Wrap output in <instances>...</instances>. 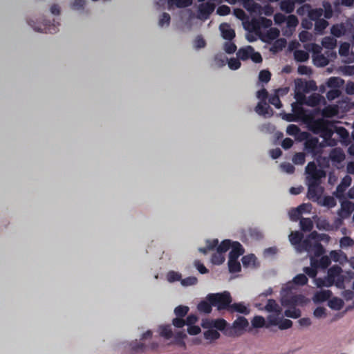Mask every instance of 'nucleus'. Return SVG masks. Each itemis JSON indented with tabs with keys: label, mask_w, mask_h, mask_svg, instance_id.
<instances>
[{
	"label": "nucleus",
	"mask_w": 354,
	"mask_h": 354,
	"mask_svg": "<svg viewBox=\"0 0 354 354\" xmlns=\"http://www.w3.org/2000/svg\"><path fill=\"white\" fill-rule=\"evenodd\" d=\"M306 122L308 130L315 134L319 135L328 145L331 147L337 145V141L332 138L334 130L332 129L333 124L324 118L315 119L313 116H309Z\"/></svg>",
	"instance_id": "f257e3e1"
},
{
	"label": "nucleus",
	"mask_w": 354,
	"mask_h": 354,
	"mask_svg": "<svg viewBox=\"0 0 354 354\" xmlns=\"http://www.w3.org/2000/svg\"><path fill=\"white\" fill-rule=\"evenodd\" d=\"M342 269L337 265L333 266L328 270V274L324 278L315 279L316 285L317 287H330L335 285L339 289L345 288V279L346 277L342 274Z\"/></svg>",
	"instance_id": "f03ea898"
},
{
	"label": "nucleus",
	"mask_w": 354,
	"mask_h": 354,
	"mask_svg": "<svg viewBox=\"0 0 354 354\" xmlns=\"http://www.w3.org/2000/svg\"><path fill=\"white\" fill-rule=\"evenodd\" d=\"M323 237L330 239L328 234H319L316 231L312 232L304 239L301 250H304V252H308V253H313L314 257H316L322 256L325 252V250L319 241L324 240Z\"/></svg>",
	"instance_id": "7ed1b4c3"
},
{
	"label": "nucleus",
	"mask_w": 354,
	"mask_h": 354,
	"mask_svg": "<svg viewBox=\"0 0 354 354\" xmlns=\"http://www.w3.org/2000/svg\"><path fill=\"white\" fill-rule=\"evenodd\" d=\"M207 299L212 302L213 306L216 307L218 311L227 310L229 311L232 298L228 291L218 293H209L207 295Z\"/></svg>",
	"instance_id": "20e7f679"
},
{
	"label": "nucleus",
	"mask_w": 354,
	"mask_h": 354,
	"mask_svg": "<svg viewBox=\"0 0 354 354\" xmlns=\"http://www.w3.org/2000/svg\"><path fill=\"white\" fill-rule=\"evenodd\" d=\"M306 140L304 142V151L306 153L312 155L313 158L319 156L322 153L324 145L319 142L317 137L310 136L305 133Z\"/></svg>",
	"instance_id": "39448f33"
},
{
	"label": "nucleus",
	"mask_w": 354,
	"mask_h": 354,
	"mask_svg": "<svg viewBox=\"0 0 354 354\" xmlns=\"http://www.w3.org/2000/svg\"><path fill=\"white\" fill-rule=\"evenodd\" d=\"M249 325L248 319L239 316L225 330L224 334L228 337H236L241 334Z\"/></svg>",
	"instance_id": "423d86ee"
},
{
	"label": "nucleus",
	"mask_w": 354,
	"mask_h": 354,
	"mask_svg": "<svg viewBox=\"0 0 354 354\" xmlns=\"http://www.w3.org/2000/svg\"><path fill=\"white\" fill-rule=\"evenodd\" d=\"M306 181L308 185L307 197L313 202H318L324 190V187L321 186V180Z\"/></svg>",
	"instance_id": "0eeeda50"
},
{
	"label": "nucleus",
	"mask_w": 354,
	"mask_h": 354,
	"mask_svg": "<svg viewBox=\"0 0 354 354\" xmlns=\"http://www.w3.org/2000/svg\"><path fill=\"white\" fill-rule=\"evenodd\" d=\"M28 24L37 32L50 34L56 33L58 31V26H59V23L57 22V24H55V20L53 21V23L44 20L42 23L38 25H37L33 21H28Z\"/></svg>",
	"instance_id": "6e6552de"
},
{
	"label": "nucleus",
	"mask_w": 354,
	"mask_h": 354,
	"mask_svg": "<svg viewBox=\"0 0 354 354\" xmlns=\"http://www.w3.org/2000/svg\"><path fill=\"white\" fill-rule=\"evenodd\" d=\"M306 173L307 174L306 180H319L326 177V171L322 169H317L315 162L312 161L308 163L306 167Z\"/></svg>",
	"instance_id": "1a4fd4ad"
},
{
	"label": "nucleus",
	"mask_w": 354,
	"mask_h": 354,
	"mask_svg": "<svg viewBox=\"0 0 354 354\" xmlns=\"http://www.w3.org/2000/svg\"><path fill=\"white\" fill-rule=\"evenodd\" d=\"M304 296L302 295H293L283 296L281 298V304L286 307H295L298 304H303Z\"/></svg>",
	"instance_id": "9d476101"
},
{
	"label": "nucleus",
	"mask_w": 354,
	"mask_h": 354,
	"mask_svg": "<svg viewBox=\"0 0 354 354\" xmlns=\"http://www.w3.org/2000/svg\"><path fill=\"white\" fill-rule=\"evenodd\" d=\"M354 212V203L344 201L341 203V207L337 211V215L343 218H348Z\"/></svg>",
	"instance_id": "9b49d317"
},
{
	"label": "nucleus",
	"mask_w": 354,
	"mask_h": 354,
	"mask_svg": "<svg viewBox=\"0 0 354 354\" xmlns=\"http://www.w3.org/2000/svg\"><path fill=\"white\" fill-rule=\"evenodd\" d=\"M304 234L299 232H292L289 235V241L292 245H295L297 250L299 252H304V250H301V245L303 244Z\"/></svg>",
	"instance_id": "f8f14e48"
},
{
	"label": "nucleus",
	"mask_w": 354,
	"mask_h": 354,
	"mask_svg": "<svg viewBox=\"0 0 354 354\" xmlns=\"http://www.w3.org/2000/svg\"><path fill=\"white\" fill-rule=\"evenodd\" d=\"M221 36L224 39L232 41L236 36L235 31L227 23H223L219 26Z\"/></svg>",
	"instance_id": "ddd939ff"
},
{
	"label": "nucleus",
	"mask_w": 354,
	"mask_h": 354,
	"mask_svg": "<svg viewBox=\"0 0 354 354\" xmlns=\"http://www.w3.org/2000/svg\"><path fill=\"white\" fill-rule=\"evenodd\" d=\"M215 6L210 2L202 3L198 6L199 18L207 19L214 10Z\"/></svg>",
	"instance_id": "4468645a"
},
{
	"label": "nucleus",
	"mask_w": 354,
	"mask_h": 354,
	"mask_svg": "<svg viewBox=\"0 0 354 354\" xmlns=\"http://www.w3.org/2000/svg\"><path fill=\"white\" fill-rule=\"evenodd\" d=\"M231 251L229 253V259H239L244 253V248L238 241H232Z\"/></svg>",
	"instance_id": "2eb2a0df"
},
{
	"label": "nucleus",
	"mask_w": 354,
	"mask_h": 354,
	"mask_svg": "<svg viewBox=\"0 0 354 354\" xmlns=\"http://www.w3.org/2000/svg\"><path fill=\"white\" fill-rule=\"evenodd\" d=\"M331 263L330 258L328 256H322L319 260L316 259L315 257L310 258V266L315 265V267L325 269L328 268Z\"/></svg>",
	"instance_id": "dca6fc26"
},
{
	"label": "nucleus",
	"mask_w": 354,
	"mask_h": 354,
	"mask_svg": "<svg viewBox=\"0 0 354 354\" xmlns=\"http://www.w3.org/2000/svg\"><path fill=\"white\" fill-rule=\"evenodd\" d=\"M329 158L333 162L340 163L345 159V154L342 149L334 148L330 151Z\"/></svg>",
	"instance_id": "f3484780"
},
{
	"label": "nucleus",
	"mask_w": 354,
	"mask_h": 354,
	"mask_svg": "<svg viewBox=\"0 0 354 354\" xmlns=\"http://www.w3.org/2000/svg\"><path fill=\"white\" fill-rule=\"evenodd\" d=\"M229 312L231 313L237 312L241 314L248 315L250 313V310L245 306L243 302L234 304L231 303Z\"/></svg>",
	"instance_id": "a211bd4d"
},
{
	"label": "nucleus",
	"mask_w": 354,
	"mask_h": 354,
	"mask_svg": "<svg viewBox=\"0 0 354 354\" xmlns=\"http://www.w3.org/2000/svg\"><path fill=\"white\" fill-rule=\"evenodd\" d=\"M253 51V47L247 46L246 47L241 48L236 53L237 57L243 61H246L250 57V54Z\"/></svg>",
	"instance_id": "6ab92c4d"
},
{
	"label": "nucleus",
	"mask_w": 354,
	"mask_h": 354,
	"mask_svg": "<svg viewBox=\"0 0 354 354\" xmlns=\"http://www.w3.org/2000/svg\"><path fill=\"white\" fill-rule=\"evenodd\" d=\"M332 295V292L329 290H323L315 293L314 301L315 302H324L327 301Z\"/></svg>",
	"instance_id": "aec40b11"
},
{
	"label": "nucleus",
	"mask_w": 354,
	"mask_h": 354,
	"mask_svg": "<svg viewBox=\"0 0 354 354\" xmlns=\"http://www.w3.org/2000/svg\"><path fill=\"white\" fill-rule=\"evenodd\" d=\"M213 304L205 298V300L201 301L197 306V309L200 313L209 314L212 310Z\"/></svg>",
	"instance_id": "412c9836"
},
{
	"label": "nucleus",
	"mask_w": 354,
	"mask_h": 354,
	"mask_svg": "<svg viewBox=\"0 0 354 354\" xmlns=\"http://www.w3.org/2000/svg\"><path fill=\"white\" fill-rule=\"evenodd\" d=\"M280 9L286 13H291L295 10V1L292 0H283L280 3Z\"/></svg>",
	"instance_id": "4be33fe9"
},
{
	"label": "nucleus",
	"mask_w": 354,
	"mask_h": 354,
	"mask_svg": "<svg viewBox=\"0 0 354 354\" xmlns=\"http://www.w3.org/2000/svg\"><path fill=\"white\" fill-rule=\"evenodd\" d=\"M265 310L268 312L276 313L277 314H279L281 310L276 301L272 299L268 300L267 304L265 306Z\"/></svg>",
	"instance_id": "5701e85b"
},
{
	"label": "nucleus",
	"mask_w": 354,
	"mask_h": 354,
	"mask_svg": "<svg viewBox=\"0 0 354 354\" xmlns=\"http://www.w3.org/2000/svg\"><path fill=\"white\" fill-rule=\"evenodd\" d=\"M313 63L316 66L324 67L328 64V59L323 54H319L313 56Z\"/></svg>",
	"instance_id": "b1692460"
},
{
	"label": "nucleus",
	"mask_w": 354,
	"mask_h": 354,
	"mask_svg": "<svg viewBox=\"0 0 354 354\" xmlns=\"http://www.w3.org/2000/svg\"><path fill=\"white\" fill-rule=\"evenodd\" d=\"M308 205L303 203L300 205H299L297 208L292 209L289 212L290 218L292 221H297L299 219H301V215L302 214L301 213V207H307Z\"/></svg>",
	"instance_id": "393cba45"
},
{
	"label": "nucleus",
	"mask_w": 354,
	"mask_h": 354,
	"mask_svg": "<svg viewBox=\"0 0 354 354\" xmlns=\"http://www.w3.org/2000/svg\"><path fill=\"white\" fill-rule=\"evenodd\" d=\"M299 225L304 232H310L313 228V223L310 218H301Z\"/></svg>",
	"instance_id": "a878e982"
},
{
	"label": "nucleus",
	"mask_w": 354,
	"mask_h": 354,
	"mask_svg": "<svg viewBox=\"0 0 354 354\" xmlns=\"http://www.w3.org/2000/svg\"><path fill=\"white\" fill-rule=\"evenodd\" d=\"M328 26V22L326 20L324 19L317 20L315 24V31L317 34L322 35Z\"/></svg>",
	"instance_id": "bb28decb"
},
{
	"label": "nucleus",
	"mask_w": 354,
	"mask_h": 354,
	"mask_svg": "<svg viewBox=\"0 0 354 354\" xmlns=\"http://www.w3.org/2000/svg\"><path fill=\"white\" fill-rule=\"evenodd\" d=\"M324 10L322 8H315L310 9L308 12V17L310 21H315L321 19L320 17L323 15Z\"/></svg>",
	"instance_id": "cd10ccee"
},
{
	"label": "nucleus",
	"mask_w": 354,
	"mask_h": 354,
	"mask_svg": "<svg viewBox=\"0 0 354 354\" xmlns=\"http://www.w3.org/2000/svg\"><path fill=\"white\" fill-rule=\"evenodd\" d=\"M294 57L297 62H304L309 59V54L303 50H296L294 52Z\"/></svg>",
	"instance_id": "c85d7f7f"
},
{
	"label": "nucleus",
	"mask_w": 354,
	"mask_h": 354,
	"mask_svg": "<svg viewBox=\"0 0 354 354\" xmlns=\"http://www.w3.org/2000/svg\"><path fill=\"white\" fill-rule=\"evenodd\" d=\"M229 271L232 273H235L241 271V264L238 259H229L228 260Z\"/></svg>",
	"instance_id": "c756f323"
},
{
	"label": "nucleus",
	"mask_w": 354,
	"mask_h": 354,
	"mask_svg": "<svg viewBox=\"0 0 354 354\" xmlns=\"http://www.w3.org/2000/svg\"><path fill=\"white\" fill-rule=\"evenodd\" d=\"M318 203L328 208H333L337 205L335 198L330 196H324L322 201H318Z\"/></svg>",
	"instance_id": "7c9ffc66"
},
{
	"label": "nucleus",
	"mask_w": 354,
	"mask_h": 354,
	"mask_svg": "<svg viewBox=\"0 0 354 354\" xmlns=\"http://www.w3.org/2000/svg\"><path fill=\"white\" fill-rule=\"evenodd\" d=\"M335 131L339 135L343 142H347L349 140V133L347 129L343 127H336Z\"/></svg>",
	"instance_id": "2f4dec72"
},
{
	"label": "nucleus",
	"mask_w": 354,
	"mask_h": 354,
	"mask_svg": "<svg viewBox=\"0 0 354 354\" xmlns=\"http://www.w3.org/2000/svg\"><path fill=\"white\" fill-rule=\"evenodd\" d=\"M328 306L332 309L339 310L343 308L344 301L342 299L333 297L329 301Z\"/></svg>",
	"instance_id": "473e14b6"
},
{
	"label": "nucleus",
	"mask_w": 354,
	"mask_h": 354,
	"mask_svg": "<svg viewBox=\"0 0 354 354\" xmlns=\"http://www.w3.org/2000/svg\"><path fill=\"white\" fill-rule=\"evenodd\" d=\"M270 109V106L267 104L266 102L260 101L255 107V111L259 115H265L268 112V109Z\"/></svg>",
	"instance_id": "72a5a7b5"
},
{
	"label": "nucleus",
	"mask_w": 354,
	"mask_h": 354,
	"mask_svg": "<svg viewBox=\"0 0 354 354\" xmlns=\"http://www.w3.org/2000/svg\"><path fill=\"white\" fill-rule=\"evenodd\" d=\"M284 315L288 317L297 319L301 316V310L294 306L288 307V308L284 311Z\"/></svg>",
	"instance_id": "f704fd0d"
},
{
	"label": "nucleus",
	"mask_w": 354,
	"mask_h": 354,
	"mask_svg": "<svg viewBox=\"0 0 354 354\" xmlns=\"http://www.w3.org/2000/svg\"><path fill=\"white\" fill-rule=\"evenodd\" d=\"M187 335L184 331H179L176 333L174 337V342L176 344L180 347L185 348L186 344L184 339L186 338Z\"/></svg>",
	"instance_id": "c9c22d12"
},
{
	"label": "nucleus",
	"mask_w": 354,
	"mask_h": 354,
	"mask_svg": "<svg viewBox=\"0 0 354 354\" xmlns=\"http://www.w3.org/2000/svg\"><path fill=\"white\" fill-rule=\"evenodd\" d=\"M322 6L324 8L323 15H324V17L327 19H330L333 14V8L330 3L328 1H324Z\"/></svg>",
	"instance_id": "e433bc0d"
},
{
	"label": "nucleus",
	"mask_w": 354,
	"mask_h": 354,
	"mask_svg": "<svg viewBox=\"0 0 354 354\" xmlns=\"http://www.w3.org/2000/svg\"><path fill=\"white\" fill-rule=\"evenodd\" d=\"M160 335L167 339L171 338L173 332L169 325L161 326L160 327Z\"/></svg>",
	"instance_id": "4c0bfd02"
},
{
	"label": "nucleus",
	"mask_w": 354,
	"mask_h": 354,
	"mask_svg": "<svg viewBox=\"0 0 354 354\" xmlns=\"http://www.w3.org/2000/svg\"><path fill=\"white\" fill-rule=\"evenodd\" d=\"M225 261V257L223 254L216 250V252L212 255L211 261L214 265H221Z\"/></svg>",
	"instance_id": "58836bf2"
},
{
	"label": "nucleus",
	"mask_w": 354,
	"mask_h": 354,
	"mask_svg": "<svg viewBox=\"0 0 354 354\" xmlns=\"http://www.w3.org/2000/svg\"><path fill=\"white\" fill-rule=\"evenodd\" d=\"M214 328L225 332V329L229 326L227 322L223 319H214Z\"/></svg>",
	"instance_id": "ea45409f"
},
{
	"label": "nucleus",
	"mask_w": 354,
	"mask_h": 354,
	"mask_svg": "<svg viewBox=\"0 0 354 354\" xmlns=\"http://www.w3.org/2000/svg\"><path fill=\"white\" fill-rule=\"evenodd\" d=\"M252 326L253 328H262L266 324L265 319L262 316H254L252 319Z\"/></svg>",
	"instance_id": "a19ab883"
},
{
	"label": "nucleus",
	"mask_w": 354,
	"mask_h": 354,
	"mask_svg": "<svg viewBox=\"0 0 354 354\" xmlns=\"http://www.w3.org/2000/svg\"><path fill=\"white\" fill-rule=\"evenodd\" d=\"M292 109L293 114L295 115L297 120L303 118L304 115V110L302 106L294 102L292 104Z\"/></svg>",
	"instance_id": "79ce46f5"
},
{
	"label": "nucleus",
	"mask_w": 354,
	"mask_h": 354,
	"mask_svg": "<svg viewBox=\"0 0 354 354\" xmlns=\"http://www.w3.org/2000/svg\"><path fill=\"white\" fill-rule=\"evenodd\" d=\"M204 337L206 339L216 340L220 337V333L214 329H209L204 332Z\"/></svg>",
	"instance_id": "37998d69"
},
{
	"label": "nucleus",
	"mask_w": 354,
	"mask_h": 354,
	"mask_svg": "<svg viewBox=\"0 0 354 354\" xmlns=\"http://www.w3.org/2000/svg\"><path fill=\"white\" fill-rule=\"evenodd\" d=\"M232 241L229 239L223 241L221 244L217 247V251L224 254L226 252L232 245Z\"/></svg>",
	"instance_id": "c03bdc74"
},
{
	"label": "nucleus",
	"mask_w": 354,
	"mask_h": 354,
	"mask_svg": "<svg viewBox=\"0 0 354 354\" xmlns=\"http://www.w3.org/2000/svg\"><path fill=\"white\" fill-rule=\"evenodd\" d=\"M257 258L254 254H251L248 255L243 256L242 257L241 261L245 267L250 266V265L254 264Z\"/></svg>",
	"instance_id": "a18cd8bd"
},
{
	"label": "nucleus",
	"mask_w": 354,
	"mask_h": 354,
	"mask_svg": "<svg viewBox=\"0 0 354 354\" xmlns=\"http://www.w3.org/2000/svg\"><path fill=\"white\" fill-rule=\"evenodd\" d=\"M322 45L324 47L333 49L336 46V40L330 37H326L323 39Z\"/></svg>",
	"instance_id": "49530a36"
},
{
	"label": "nucleus",
	"mask_w": 354,
	"mask_h": 354,
	"mask_svg": "<svg viewBox=\"0 0 354 354\" xmlns=\"http://www.w3.org/2000/svg\"><path fill=\"white\" fill-rule=\"evenodd\" d=\"M268 102L270 104L274 106L277 109H280L282 106V104L281 102L278 93H274V94L272 95L269 97Z\"/></svg>",
	"instance_id": "de8ad7c7"
},
{
	"label": "nucleus",
	"mask_w": 354,
	"mask_h": 354,
	"mask_svg": "<svg viewBox=\"0 0 354 354\" xmlns=\"http://www.w3.org/2000/svg\"><path fill=\"white\" fill-rule=\"evenodd\" d=\"M305 161H306V156H305V153L303 152L296 153L292 158V162L295 165H304L305 163Z\"/></svg>",
	"instance_id": "09e8293b"
},
{
	"label": "nucleus",
	"mask_w": 354,
	"mask_h": 354,
	"mask_svg": "<svg viewBox=\"0 0 354 354\" xmlns=\"http://www.w3.org/2000/svg\"><path fill=\"white\" fill-rule=\"evenodd\" d=\"M308 281V278L304 274H299L293 278V282L299 286L306 285Z\"/></svg>",
	"instance_id": "8fccbe9b"
},
{
	"label": "nucleus",
	"mask_w": 354,
	"mask_h": 354,
	"mask_svg": "<svg viewBox=\"0 0 354 354\" xmlns=\"http://www.w3.org/2000/svg\"><path fill=\"white\" fill-rule=\"evenodd\" d=\"M344 82L343 80L337 77H332L328 81V86L331 88H337Z\"/></svg>",
	"instance_id": "3c124183"
},
{
	"label": "nucleus",
	"mask_w": 354,
	"mask_h": 354,
	"mask_svg": "<svg viewBox=\"0 0 354 354\" xmlns=\"http://www.w3.org/2000/svg\"><path fill=\"white\" fill-rule=\"evenodd\" d=\"M189 308L186 306H178L174 309L176 317H184L188 313Z\"/></svg>",
	"instance_id": "603ef678"
},
{
	"label": "nucleus",
	"mask_w": 354,
	"mask_h": 354,
	"mask_svg": "<svg viewBox=\"0 0 354 354\" xmlns=\"http://www.w3.org/2000/svg\"><path fill=\"white\" fill-rule=\"evenodd\" d=\"M286 21L288 28H295L299 24L297 17L294 15L288 16Z\"/></svg>",
	"instance_id": "864d4df0"
},
{
	"label": "nucleus",
	"mask_w": 354,
	"mask_h": 354,
	"mask_svg": "<svg viewBox=\"0 0 354 354\" xmlns=\"http://www.w3.org/2000/svg\"><path fill=\"white\" fill-rule=\"evenodd\" d=\"M236 46L234 43L230 41L225 42L223 49L227 54H232L236 50Z\"/></svg>",
	"instance_id": "5fc2aeb1"
},
{
	"label": "nucleus",
	"mask_w": 354,
	"mask_h": 354,
	"mask_svg": "<svg viewBox=\"0 0 354 354\" xmlns=\"http://www.w3.org/2000/svg\"><path fill=\"white\" fill-rule=\"evenodd\" d=\"M167 279L169 282H175L181 280V274L175 271H169L167 274Z\"/></svg>",
	"instance_id": "6e6d98bb"
},
{
	"label": "nucleus",
	"mask_w": 354,
	"mask_h": 354,
	"mask_svg": "<svg viewBox=\"0 0 354 354\" xmlns=\"http://www.w3.org/2000/svg\"><path fill=\"white\" fill-rule=\"evenodd\" d=\"M315 265L310 266V267H305L304 268V272L310 278H315L317 274V267Z\"/></svg>",
	"instance_id": "4d7b16f0"
},
{
	"label": "nucleus",
	"mask_w": 354,
	"mask_h": 354,
	"mask_svg": "<svg viewBox=\"0 0 354 354\" xmlns=\"http://www.w3.org/2000/svg\"><path fill=\"white\" fill-rule=\"evenodd\" d=\"M271 77V73L268 70H262L260 71L259 75V81L267 83L270 81Z\"/></svg>",
	"instance_id": "13d9d810"
},
{
	"label": "nucleus",
	"mask_w": 354,
	"mask_h": 354,
	"mask_svg": "<svg viewBox=\"0 0 354 354\" xmlns=\"http://www.w3.org/2000/svg\"><path fill=\"white\" fill-rule=\"evenodd\" d=\"M286 133L290 136H296L300 133V129L296 124H289L287 127Z\"/></svg>",
	"instance_id": "bf43d9fd"
},
{
	"label": "nucleus",
	"mask_w": 354,
	"mask_h": 354,
	"mask_svg": "<svg viewBox=\"0 0 354 354\" xmlns=\"http://www.w3.org/2000/svg\"><path fill=\"white\" fill-rule=\"evenodd\" d=\"M241 62L239 59L237 58H230L228 60V66L231 70H237L241 67Z\"/></svg>",
	"instance_id": "052dcab7"
},
{
	"label": "nucleus",
	"mask_w": 354,
	"mask_h": 354,
	"mask_svg": "<svg viewBox=\"0 0 354 354\" xmlns=\"http://www.w3.org/2000/svg\"><path fill=\"white\" fill-rule=\"evenodd\" d=\"M171 17L170 15L167 12H163L159 19L158 24L162 27L165 25L169 26L170 24Z\"/></svg>",
	"instance_id": "680f3d73"
},
{
	"label": "nucleus",
	"mask_w": 354,
	"mask_h": 354,
	"mask_svg": "<svg viewBox=\"0 0 354 354\" xmlns=\"http://www.w3.org/2000/svg\"><path fill=\"white\" fill-rule=\"evenodd\" d=\"M198 279L196 277H187L181 279V284L184 286H193L196 284Z\"/></svg>",
	"instance_id": "e2e57ef3"
},
{
	"label": "nucleus",
	"mask_w": 354,
	"mask_h": 354,
	"mask_svg": "<svg viewBox=\"0 0 354 354\" xmlns=\"http://www.w3.org/2000/svg\"><path fill=\"white\" fill-rule=\"evenodd\" d=\"M339 243L342 248L351 247L354 245V240L349 236H344L340 239Z\"/></svg>",
	"instance_id": "0e129e2a"
},
{
	"label": "nucleus",
	"mask_w": 354,
	"mask_h": 354,
	"mask_svg": "<svg viewBox=\"0 0 354 354\" xmlns=\"http://www.w3.org/2000/svg\"><path fill=\"white\" fill-rule=\"evenodd\" d=\"M330 32L335 37H339L344 34L343 27L338 25H333L331 27Z\"/></svg>",
	"instance_id": "69168bd1"
},
{
	"label": "nucleus",
	"mask_w": 354,
	"mask_h": 354,
	"mask_svg": "<svg viewBox=\"0 0 354 354\" xmlns=\"http://www.w3.org/2000/svg\"><path fill=\"white\" fill-rule=\"evenodd\" d=\"M292 326V322L288 319H284L279 322V328L281 330H286L291 328Z\"/></svg>",
	"instance_id": "338daca9"
},
{
	"label": "nucleus",
	"mask_w": 354,
	"mask_h": 354,
	"mask_svg": "<svg viewBox=\"0 0 354 354\" xmlns=\"http://www.w3.org/2000/svg\"><path fill=\"white\" fill-rule=\"evenodd\" d=\"M206 46V42L202 36L198 35L194 40V47L197 49L204 48Z\"/></svg>",
	"instance_id": "774afa93"
}]
</instances>
